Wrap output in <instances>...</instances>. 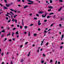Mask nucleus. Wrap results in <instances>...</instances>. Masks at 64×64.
I'll return each mask as SVG.
<instances>
[{
    "label": "nucleus",
    "mask_w": 64,
    "mask_h": 64,
    "mask_svg": "<svg viewBox=\"0 0 64 64\" xmlns=\"http://www.w3.org/2000/svg\"><path fill=\"white\" fill-rule=\"evenodd\" d=\"M10 64H13V62H12V60H11L10 62Z\"/></svg>",
    "instance_id": "nucleus-31"
},
{
    "label": "nucleus",
    "mask_w": 64,
    "mask_h": 64,
    "mask_svg": "<svg viewBox=\"0 0 64 64\" xmlns=\"http://www.w3.org/2000/svg\"><path fill=\"white\" fill-rule=\"evenodd\" d=\"M3 55H4V53H3V52H2V56H3Z\"/></svg>",
    "instance_id": "nucleus-42"
},
{
    "label": "nucleus",
    "mask_w": 64,
    "mask_h": 64,
    "mask_svg": "<svg viewBox=\"0 0 64 64\" xmlns=\"http://www.w3.org/2000/svg\"><path fill=\"white\" fill-rule=\"evenodd\" d=\"M33 24H31L30 25V26H33Z\"/></svg>",
    "instance_id": "nucleus-35"
},
{
    "label": "nucleus",
    "mask_w": 64,
    "mask_h": 64,
    "mask_svg": "<svg viewBox=\"0 0 64 64\" xmlns=\"http://www.w3.org/2000/svg\"><path fill=\"white\" fill-rule=\"evenodd\" d=\"M18 2H20V0H17Z\"/></svg>",
    "instance_id": "nucleus-53"
},
{
    "label": "nucleus",
    "mask_w": 64,
    "mask_h": 64,
    "mask_svg": "<svg viewBox=\"0 0 64 64\" xmlns=\"http://www.w3.org/2000/svg\"><path fill=\"white\" fill-rule=\"evenodd\" d=\"M64 37V34H62V38H63Z\"/></svg>",
    "instance_id": "nucleus-20"
},
{
    "label": "nucleus",
    "mask_w": 64,
    "mask_h": 64,
    "mask_svg": "<svg viewBox=\"0 0 64 64\" xmlns=\"http://www.w3.org/2000/svg\"><path fill=\"white\" fill-rule=\"evenodd\" d=\"M15 29H16V28H13V29H12V30H15Z\"/></svg>",
    "instance_id": "nucleus-27"
},
{
    "label": "nucleus",
    "mask_w": 64,
    "mask_h": 64,
    "mask_svg": "<svg viewBox=\"0 0 64 64\" xmlns=\"http://www.w3.org/2000/svg\"><path fill=\"white\" fill-rule=\"evenodd\" d=\"M44 33L46 34V32H47L46 31V30H44Z\"/></svg>",
    "instance_id": "nucleus-29"
},
{
    "label": "nucleus",
    "mask_w": 64,
    "mask_h": 64,
    "mask_svg": "<svg viewBox=\"0 0 64 64\" xmlns=\"http://www.w3.org/2000/svg\"><path fill=\"white\" fill-rule=\"evenodd\" d=\"M59 26H60V27H62V25H61V24H60Z\"/></svg>",
    "instance_id": "nucleus-39"
},
{
    "label": "nucleus",
    "mask_w": 64,
    "mask_h": 64,
    "mask_svg": "<svg viewBox=\"0 0 64 64\" xmlns=\"http://www.w3.org/2000/svg\"><path fill=\"white\" fill-rule=\"evenodd\" d=\"M4 2L5 3H7V1L6 0H4Z\"/></svg>",
    "instance_id": "nucleus-50"
},
{
    "label": "nucleus",
    "mask_w": 64,
    "mask_h": 64,
    "mask_svg": "<svg viewBox=\"0 0 64 64\" xmlns=\"http://www.w3.org/2000/svg\"><path fill=\"white\" fill-rule=\"evenodd\" d=\"M44 13V12L40 11L38 13L39 14H42V13Z\"/></svg>",
    "instance_id": "nucleus-2"
},
{
    "label": "nucleus",
    "mask_w": 64,
    "mask_h": 64,
    "mask_svg": "<svg viewBox=\"0 0 64 64\" xmlns=\"http://www.w3.org/2000/svg\"><path fill=\"white\" fill-rule=\"evenodd\" d=\"M38 23H39L40 22V20H38Z\"/></svg>",
    "instance_id": "nucleus-40"
},
{
    "label": "nucleus",
    "mask_w": 64,
    "mask_h": 64,
    "mask_svg": "<svg viewBox=\"0 0 64 64\" xmlns=\"http://www.w3.org/2000/svg\"><path fill=\"white\" fill-rule=\"evenodd\" d=\"M24 28L25 29H26V28H27L28 27H27V26H25L24 27Z\"/></svg>",
    "instance_id": "nucleus-19"
},
{
    "label": "nucleus",
    "mask_w": 64,
    "mask_h": 64,
    "mask_svg": "<svg viewBox=\"0 0 64 64\" xmlns=\"http://www.w3.org/2000/svg\"><path fill=\"white\" fill-rule=\"evenodd\" d=\"M43 56H45V55L44 54H43Z\"/></svg>",
    "instance_id": "nucleus-62"
},
{
    "label": "nucleus",
    "mask_w": 64,
    "mask_h": 64,
    "mask_svg": "<svg viewBox=\"0 0 64 64\" xmlns=\"http://www.w3.org/2000/svg\"><path fill=\"white\" fill-rule=\"evenodd\" d=\"M50 61L51 63H52V62L53 61L52 60H50Z\"/></svg>",
    "instance_id": "nucleus-32"
},
{
    "label": "nucleus",
    "mask_w": 64,
    "mask_h": 64,
    "mask_svg": "<svg viewBox=\"0 0 64 64\" xmlns=\"http://www.w3.org/2000/svg\"><path fill=\"white\" fill-rule=\"evenodd\" d=\"M41 63L42 64H43L44 63V60H42L41 61Z\"/></svg>",
    "instance_id": "nucleus-4"
},
{
    "label": "nucleus",
    "mask_w": 64,
    "mask_h": 64,
    "mask_svg": "<svg viewBox=\"0 0 64 64\" xmlns=\"http://www.w3.org/2000/svg\"><path fill=\"white\" fill-rule=\"evenodd\" d=\"M63 48V46H61L60 47V48H61V49H62V48Z\"/></svg>",
    "instance_id": "nucleus-43"
},
{
    "label": "nucleus",
    "mask_w": 64,
    "mask_h": 64,
    "mask_svg": "<svg viewBox=\"0 0 64 64\" xmlns=\"http://www.w3.org/2000/svg\"><path fill=\"white\" fill-rule=\"evenodd\" d=\"M44 22H47V20H44Z\"/></svg>",
    "instance_id": "nucleus-63"
},
{
    "label": "nucleus",
    "mask_w": 64,
    "mask_h": 64,
    "mask_svg": "<svg viewBox=\"0 0 64 64\" xmlns=\"http://www.w3.org/2000/svg\"><path fill=\"white\" fill-rule=\"evenodd\" d=\"M16 35H18V32L17 31L16 32Z\"/></svg>",
    "instance_id": "nucleus-14"
},
{
    "label": "nucleus",
    "mask_w": 64,
    "mask_h": 64,
    "mask_svg": "<svg viewBox=\"0 0 64 64\" xmlns=\"http://www.w3.org/2000/svg\"><path fill=\"white\" fill-rule=\"evenodd\" d=\"M9 41H12V40L11 39H10L9 40Z\"/></svg>",
    "instance_id": "nucleus-47"
},
{
    "label": "nucleus",
    "mask_w": 64,
    "mask_h": 64,
    "mask_svg": "<svg viewBox=\"0 0 64 64\" xmlns=\"http://www.w3.org/2000/svg\"><path fill=\"white\" fill-rule=\"evenodd\" d=\"M20 28H22V26H20Z\"/></svg>",
    "instance_id": "nucleus-51"
},
{
    "label": "nucleus",
    "mask_w": 64,
    "mask_h": 64,
    "mask_svg": "<svg viewBox=\"0 0 64 64\" xmlns=\"http://www.w3.org/2000/svg\"><path fill=\"white\" fill-rule=\"evenodd\" d=\"M55 24V23H53L51 25H50V27H52Z\"/></svg>",
    "instance_id": "nucleus-13"
},
{
    "label": "nucleus",
    "mask_w": 64,
    "mask_h": 64,
    "mask_svg": "<svg viewBox=\"0 0 64 64\" xmlns=\"http://www.w3.org/2000/svg\"><path fill=\"white\" fill-rule=\"evenodd\" d=\"M20 48H22V45H21V46H20Z\"/></svg>",
    "instance_id": "nucleus-60"
},
{
    "label": "nucleus",
    "mask_w": 64,
    "mask_h": 64,
    "mask_svg": "<svg viewBox=\"0 0 64 64\" xmlns=\"http://www.w3.org/2000/svg\"><path fill=\"white\" fill-rule=\"evenodd\" d=\"M10 21H11V19H10L8 21V23H9V22H10Z\"/></svg>",
    "instance_id": "nucleus-22"
},
{
    "label": "nucleus",
    "mask_w": 64,
    "mask_h": 64,
    "mask_svg": "<svg viewBox=\"0 0 64 64\" xmlns=\"http://www.w3.org/2000/svg\"><path fill=\"white\" fill-rule=\"evenodd\" d=\"M40 24H41V23H38V25H40Z\"/></svg>",
    "instance_id": "nucleus-34"
},
{
    "label": "nucleus",
    "mask_w": 64,
    "mask_h": 64,
    "mask_svg": "<svg viewBox=\"0 0 64 64\" xmlns=\"http://www.w3.org/2000/svg\"><path fill=\"white\" fill-rule=\"evenodd\" d=\"M29 52V54H28V55L27 56H29V55H30V52Z\"/></svg>",
    "instance_id": "nucleus-12"
},
{
    "label": "nucleus",
    "mask_w": 64,
    "mask_h": 64,
    "mask_svg": "<svg viewBox=\"0 0 64 64\" xmlns=\"http://www.w3.org/2000/svg\"><path fill=\"white\" fill-rule=\"evenodd\" d=\"M34 36H37V34L35 33L34 34Z\"/></svg>",
    "instance_id": "nucleus-11"
},
{
    "label": "nucleus",
    "mask_w": 64,
    "mask_h": 64,
    "mask_svg": "<svg viewBox=\"0 0 64 64\" xmlns=\"http://www.w3.org/2000/svg\"><path fill=\"white\" fill-rule=\"evenodd\" d=\"M14 18H13L12 20V22H14Z\"/></svg>",
    "instance_id": "nucleus-48"
},
{
    "label": "nucleus",
    "mask_w": 64,
    "mask_h": 64,
    "mask_svg": "<svg viewBox=\"0 0 64 64\" xmlns=\"http://www.w3.org/2000/svg\"><path fill=\"white\" fill-rule=\"evenodd\" d=\"M24 34H27V32H24Z\"/></svg>",
    "instance_id": "nucleus-46"
},
{
    "label": "nucleus",
    "mask_w": 64,
    "mask_h": 64,
    "mask_svg": "<svg viewBox=\"0 0 64 64\" xmlns=\"http://www.w3.org/2000/svg\"><path fill=\"white\" fill-rule=\"evenodd\" d=\"M30 34V31H28V36H31Z\"/></svg>",
    "instance_id": "nucleus-15"
},
{
    "label": "nucleus",
    "mask_w": 64,
    "mask_h": 64,
    "mask_svg": "<svg viewBox=\"0 0 64 64\" xmlns=\"http://www.w3.org/2000/svg\"><path fill=\"white\" fill-rule=\"evenodd\" d=\"M54 14V13L53 12H51L50 13V14L49 15H53Z\"/></svg>",
    "instance_id": "nucleus-6"
},
{
    "label": "nucleus",
    "mask_w": 64,
    "mask_h": 64,
    "mask_svg": "<svg viewBox=\"0 0 64 64\" xmlns=\"http://www.w3.org/2000/svg\"><path fill=\"white\" fill-rule=\"evenodd\" d=\"M7 38H5L4 41H5L6 40H7Z\"/></svg>",
    "instance_id": "nucleus-56"
},
{
    "label": "nucleus",
    "mask_w": 64,
    "mask_h": 64,
    "mask_svg": "<svg viewBox=\"0 0 64 64\" xmlns=\"http://www.w3.org/2000/svg\"><path fill=\"white\" fill-rule=\"evenodd\" d=\"M42 50H43V48H41V49L40 50V51H42Z\"/></svg>",
    "instance_id": "nucleus-57"
},
{
    "label": "nucleus",
    "mask_w": 64,
    "mask_h": 64,
    "mask_svg": "<svg viewBox=\"0 0 64 64\" xmlns=\"http://www.w3.org/2000/svg\"><path fill=\"white\" fill-rule=\"evenodd\" d=\"M58 64H60V62H58Z\"/></svg>",
    "instance_id": "nucleus-52"
},
{
    "label": "nucleus",
    "mask_w": 64,
    "mask_h": 64,
    "mask_svg": "<svg viewBox=\"0 0 64 64\" xmlns=\"http://www.w3.org/2000/svg\"><path fill=\"white\" fill-rule=\"evenodd\" d=\"M6 4V7H9V6L10 5V4Z\"/></svg>",
    "instance_id": "nucleus-3"
},
{
    "label": "nucleus",
    "mask_w": 64,
    "mask_h": 64,
    "mask_svg": "<svg viewBox=\"0 0 64 64\" xmlns=\"http://www.w3.org/2000/svg\"><path fill=\"white\" fill-rule=\"evenodd\" d=\"M28 7V6L27 5H26L24 7V8H27V7Z\"/></svg>",
    "instance_id": "nucleus-8"
},
{
    "label": "nucleus",
    "mask_w": 64,
    "mask_h": 64,
    "mask_svg": "<svg viewBox=\"0 0 64 64\" xmlns=\"http://www.w3.org/2000/svg\"><path fill=\"white\" fill-rule=\"evenodd\" d=\"M22 25H23V26H24V22H22Z\"/></svg>",
    "instance_id": "nucleus-37"
},
{
    "label": "nucleus",
    "mask_w": 64,
    "mask_h": 64,
    "mask_svg": "<svg viewBox=\"0 0 64 64\" xmlns=\"http://www.w3.org/2000/svg\"><path fill=\"white\" fill-rule=\"evenodd\" d=\"M51 11V9H50L48 10V11Z\"/></svg>",
    "instance_id": "nucleus-38"
},
{
    "label": "nucleus",
    "mask_w": 64,
    "mask_h": 64,
    "mask_svg": "<svg viewBox=\"0 0 64 64\" xmlns=\"http://www.w3.org/2000/svg\"><path fill=\"white\" fill-rule=\"evenodd\" d=\"M42 16L43 18H45V16H44V14H42Z\"/></svg>",
    "instance_id": "nucleus-30"
},
{
    "label": "nucleus",
    "mask_w": 64,
    "mask_h": 64,
    "mask_svg": "<svg viewBox=\"0 0 64 64\" xmlns=\"http://www.w3.org/2000/svg\"><path fill=\"white\" fill-rule=\"evenodd\" d=\"M27 1H28L30 2H31V3H30L29 2H28V4H29L30 5V4H33V1H32V0H27Z\"/></svg>",
    "instance_id": "nucleus-1"
},
{
    "label": "nucleus",
    "mask_w": 64,
    "mask_h": 64,
    "mask_svg": "<svg viewBox=\"0 0 64 64\" xmlns=\"http://www.w3.org/2000/svg\"><path fill=\"white\" fill-rule=\"evenodd\" d=\"M14 20L15 22L16 23H17V20L14 19Z\"/></svg>",
    "instance_id": "nucleus-7"
},
{
    "label": "nucleus",
    "mask_w": 64,
    "mask_h": 64,
    "mask_svg": "<svg viewBox=\"0 0 64 64\" xmlns=\"http://www.w3.org/2000/svg\"><path fill=\"white\" fill-rule=\"evenodd\" d=\"M23 61H24L23 59H21L20 62H23Z\"/></svg>",
    "instance_id": "nucleus-16"
},
{
    "label": "nucleus",
    "mask_w": 64,
    "mask_h": 64,
    "mask_svg": "<svg viewBox=\"0 0 64 64\" xmlns=\"http://www.w3.org/2000/svg\"><path fill=\"white\" fill-rule=\"evenodd\" d=\"M59 2H63V0H59Z\"/></svg>",
    "instance_id": "nucleus-18"
},
{
    "label": "nucleus",
    "mask_w": 64,
    "mask_h": 64,
    "mask_svg": "<svg viewBox=\"0 0 64 64\" xmlns=\"http://www.w3.org/2000/svg\"><path fill=\"white\" fill-rule=\"evenodd\" d=\"M10 10H11L12 11H14V10L12 9H10Z\"/></svg>",
    "instance_id": "nucleus-36"
},
{
    "label": "nucleus",
    "mask_w": 64,
    "mask_h": 64,
    "mask_svg": "<svg viewBox=\"0 0 64 64\" xmlns=\"http://www.w3.org/2000/svg\"><path fill=\"white\" fill-rule=\"evenodd\" d=\"M14 33H12V36H14Z\"/></svg>",
    "instance_id": "nucleus-28"
},
{
    "label": "nucleus",
    "mask_w": 64,
    "mask_h": 64,
    "mask_svg": "<svg viewBox=\"0 0 64 64\" xmlns=\"http://www.w3.org/2000/svg\"><path fill=\"white\" fill-rule=\"evenodd\" d=\"M6 16H8V17H9V15L7 14H5Z\"/></svg>",
    "instance_id": "nucleus-41"
},
{
    "label": "nucleus",
    "mask_w": 64,
    "mask_h": 64,
    "mask_svg": "<svg viewBox=\"0 0 64 64\" xmlns=\"http://www.w3.org/2000/svg\"><path fill=\"white\" fill-rule=\"evenodd\" d=\"M63 44H64V42H62L61 44H62V45H63Z\"/></svg>",
    "instance_id": "nucleus-54"
},
{
    "label": "nucleus",
    "mask_w": 64,
    "mask_h": 64,
    "mask_svg": "<svg viewBox=\"0 0 64 64\" xmlns=\"http://www.w3.org/2000/svg\"><path fill=\"white\" fill-rule=\"evenodd\" d=\"M43 42H42L41 44V46H42V44H43Z\"/></svg>",
    "instance_id": "nucleus-33"
},
{
    "label": "nucleus",
    "mask_w": 64,
    "mask_h": 64,
    "mask_svg": "<svg viewBox=\"0 0 64 64\" xmlns=\"http://www.w3.org/2000/svg\"><path fill=\"white\" fill-rule=\"evenodd\" d=\"M36 15L37 16H38V17H39V14H36Z\"/></svg>",
    "instance_id": "nucleus-26"
},
{
    "label": "nucleus",
    "mask_w": 64,
    "mask_h": 64,
    "mask_svg": "<svg viewBox=\"0 0 64 64\" xmlns=\"http://www.w3.org/2000/svg\"><path fill=\"white\" fill-rule=\"evenodd\" d=\"M34 20H37V18L35 17L34 18Z\"/></svg>",
    "instance_id": "nucleus-9"
},
{
    "label": "nucleus",
    "mask_w": 64,
    "mask_h": 64,
    "mask_svg": "<svg viewBox=\"0 0 64 64\" xmlns=\"http://www.w3.org/2000/svg\"><path fill=\"white\" fill-rule=\"evenodd\" d=\"M6 20H8V18L7 17H6Z\"/></svg>",
    "instance_id": "nucleus-55"
},
{
    "label": "nucleus",
    "mask_w": 64,
    "mask_h": 64,
    "mask_svg": "<svg viewBox=\"0 0 64 64\" xmlns=\"http://www.w3.org/2000/svg\"><path fill=\"white\" fill-rule=\"evenodd\" d=\"M10 33H11V32H9V34H7V36L10 35Z\"/></svg>",
    "instance_id": "nucleus-25"
},
{
    "label": "nucleus",
    "mask_w": 64,
    "mask_h": 64,
    "mask_svg": "<svg viewBox=\"0 0 64 64\" xmlns=\"http://www.w3.org/2000/svg\"><path fill=\"white\" fill-rule=\"evenodd\" d=\"M0 5L1 6V7H2L3 6H2V5L1 3H0Z\"/></svg>",
    "instance_id": "nucleus-44"
},
{
    "label": "nucleus",
    "mask_w": 64,
    "mask_h": 64,
    "mask_svg": "<svg viewBox=\"0 0 64 64\" xmlns=\"http://www.w3.org/2000/svg\"><path fill=\"white\" fill-rule=\"evenodd\" d=\"M17 27H19V25H17Z\"/></svg>",
    "instance_id": "nucleus-61"
},
{
    "label": "nucleus",
    "mask_w": 64,
    "mask_h": 64,
    "mask_svg": "<svg viewBox=\"0 0 64 64\" xmlns=\"http://www.w3.org/2000/svg\"><path fill=\"white\" fill-rule=\"evenodd\" d=\"M1 32H5V30H3Z\"/></svg>",
    "instance_id": "nucleus-10"
},
{
    "label": "nucleus",
    "mask_w": 64,
    "mask_h": 64,
    "mask_svg": "<svg viewBox=\"0 0 64 64\" xmlns=\"http://www.w3.org/2000/svg\"><path fill=\"white\" fill-rule=\"evenodd\" d=\"M3 36H4V35H3V34H2V36L1 37H3Z\"/></svg>",
    "instance_id": "nucleus-59"
},
{
    "label": "nucleus",
    "mask_w": 64,
    "mask_h": 64,
    "mask_svg": "<svg viewBox=\"0 0 64 64\" xmlns=\"http://www.w3.org/2000/svg\"><path fill=\"white\" fill-rule=\"evenodd\" d=\"M57 61H56V63L55 64H57Z\"/></svg>",
    "instance_id": "nucleus-49"
},
{
    "label": "nucleus",
    "mask_w": 64,
    "mask_h": 64,
    "mask_svg": "<svg viewBox=\"0 0 64 64\" xmlns=\"http://www.w3.org/2000/svg\"><path fill=\"white\" fill-rule=\"evenodd\" d=\"M50 17H51V16H48L47 17V18H50Z\"/></svg>",
    "instance_id": "nucleus-17"
},
{
    "label": "nucleus",
    "mask_w": 64,
    "mask_h": 64,
    "mask_svg": "<svg viewBox=\"0 0 64 64\" xmlns=\"http://www.w3.org/2000/svg\"><path fill=\"white\" fill-rule=\"evenodd\" d=\"M49 8H53V7L51 6H49L48 7Z\"/></svg>",
    "instance_id": "nucleus-5"
},
{
    "label": "nucleus",
    "mask_w": 64,
    "mask_h": 64,
    "mask_svg": "<svg viewBox=\"0 0 64 64\" xmlns=\"http://www.w3.org/2000/svg\"><path fill=\"white\" fill-rule=\"evenodd\" d=\"M17 16V14H16V15L14 16V18H15V17H16Z\"/></svg>",
    "instance_id": "nucleus-23"
},
{
    "label": "nucleus",
    "mask_w": 64,
    "mask_h": 64,
    "mask_svg": "<svg viewBox=\"0 0 64 64\" xmlns=\"http://www.w3.org/2000/svg\"><path fill=\"white\" fill-rule=\"evenodd\" d=\"M1 28L2 29H3V26H1Z\"/></svg>",
    "instance_id": "nucleus-64"
},
{
    "label": "nucleus",
    "mask_w": 64,
    "mask_h": 64,
    "mask_svg": "<svg viewBox=\"0 0 64 64\" xmlns=\"http://www.w3.org/2000/svg\"><path fill=\"white\" fill-rule=\"evenodd\" d=\"M62 9V8H60V9L58 10V11L59 12V11H60V10H61Z\"/></svg>",
    "instance_id": "nucleus-24"
},
{
    "label": "nucleus",
    "mask_w": 64,
    "mask_h": 64,
    "mask_svg": "<svg viewBox=\"0 0 64 64\" xmlns=\"http://www.w3.org/2000/svg\"><path fill=\"white\" fill-rule=\"evenodd\" d=\"M48 44H49V42L47 43L46 44V45H48Z\"/></svg>",
    "instance_id": "nucleus-45"
},
{
    "label": "nucleus",
    "mask_w": 64,
    "mask_h": 64,
    "mask_svg": "<svg viewBox=\"0 0 64 64\" xmlns=\"http://www.w3.org/2000/svg\"><path fill=\"white\" fill-rule=\"evenodd\" d=\"M14 11L15 13H16V12H17V11H16L14 10Z\"/></svg>",
    "instance_id": "nucleus-58"
},
{
    "label": "nucleus",
    "mask_w": 64,
    "mask_h": 64,
    "mask_svg": "<svg viewBox=\"0 0 64 64\" xmlns=\"http://www.w3.org/2000/svg\"><path fill=\"white\" fill-rule=\"evenodd\" d=\"M50 3H52V2H53V1H52V0H50Z\"/></svg>",
    "instance_id": "nucleus-21"
}]
</instances>
